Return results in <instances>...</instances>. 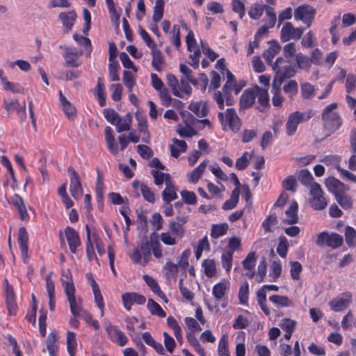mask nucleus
Masks as SVG:
<instances>
[{
	"label": "nucleus",
	"mask_w": 356,
	"mask_h": 356,
	"mask_svg": "<svg viewBox=\"0 0 356 356\" xmlns=\"http://www.w3.org/2000/svg\"><path fill=\"white\" fill-rule=\"evenodd\" d=\"M337 103H332L323 109L321 116L324 128L330 134L334 133L342 125L343 120L339 113L334 111Z\"/></svg>",
	"instance_id": "1"
},
{
	"label": "nucleus",
	"mask_w": 356,
	"mask_h": 356,
	"mask_svg": "<svg viewBox=\"0 0 356 356\" xmlns=\"http://www.w3.org/2000/svg\"><path fill=\"white\" fill-rule=\"evenodd\" d=\"M103 115L108 122L115 127L118 133L130 130L132 122L130 113L121 117L114 109L106 108L103 110Z\"/></svg>",
	"instance_id": "2"
},
{
	"label": "nucleus",
	"mask_w": 356,
	"mask_h": 356,
	"mask_svg": "<svg viewBox=\"0 0 356 356\" xmlns=\"http://www.w3.org/2000/svg\"><path fill=\"white\" fill-rule=\"evenodd\" d=\"M273 70L275 72L273 81L279 85H282L285 79L293 77L296 73L295 66L291 65L289 60H286L282 57H278L275 60Z\"/></svg>",
	"instance_id": "3"
},
{
	"label": "nucleus",
	"mask_w": 356,
	"mask_h": 356,
	"mask_svg": "<svg viewBox=\"0 0 356 356\" xmlns=\"http://www.w3.org/2000/svg\"><path fill=\"white\" fill-rule=\"evenodd\" d=\"M218 118L222 126L223 130L228 127L234 133L238 132L242 126L241 120L233 108H227L224 113H218Z\"/></svg>",
	"instance_id": "4"
},
{
	"label": "nucleus",
	"mask_w": 356,
	"mask_h": 356,
	"mask_svg": "<svg viewBox=\"0 0 356 356\" xmlns=\"http://www.w3.org/2000/svg\"><path fill=\"white\" fill-rule=\"evenodd\" d=\"M314 115L312 110L307 112L295 111L289 114L286 123V132L289 136H293L297 131L299 124L310 120Z\"/></svg>",
	"instance_id": "5"
},
{
	"label": "nucleus",
	"mask_w": 356,
	"mask_h": 356,
	"mask_svg": "<svg viewBox=\"0 0 356 356\" xmlns=\"http://www.w3.org/2000/svg\"><path fill=\"white\" fill-rule=\"evenodd\" d=\"M309 194L311 195L309 202L314 210H323L327 207V201L319 184L314 182L312 184Z\"/></svg>",
	"instance_id": "6"
},
{
	"label": "nucleus",
	"mask_w": 356,
	"mask_h": 356,
	"mask_svg": "<svg viewBox=\"0 0 356 356\" xmlns=\"http://www.w3.org/2000/svg\"><path fill=\"white\" fill-rule=\"evenodd\" d=\"M151 239L142 242L140 249L134 248L132 254L130 255L131 259L134 264H140L145 266L151 257Z\"/></svg>",
	"instance_id": "7"
},
{
	"label": "nucleus",
	"mask_w": 356,
	"mask_h": 356,
	"mask_svg": "<svg viewBox=\"0 0 356 356\" xmlns=\"http://www.w3.org/2000/svg\"><path fill=\"white\" fill-rule=\"evenodd\" d=\"M76 289L74 285L68 284L65 287V295L70 304V312L73 316L78 317L82 310V299L75 295Z\"/></svg>",
	"instance_id": "8"
},
{
	"label": "nucleus",
	"mask_w": 356,
	"mask_h": 356,
	"mask_svg": "<svg viewBox=\"0 0 356 356\" xmlns=\"http://www.w3.org/2000/svg\"><path fill=\"white\" fill-rule=\"evenodd\" d=\"M343 243L342 236L337 233L330 234L327 232H322L317 236L316 244L318 246L326 245L332 248H337Z\"/></svg>",
	"instance_id": "9"
},
{
	"label": "nucleus",
	"mask_w": 356,
	"mask_h": 356,
	"mask_svg": "<svg viewBox=\"0 0 356 356\" xmlns=\"http://www.w3.org/2000/svg\"><path fill=\"white\" fill-rule=\"evenodd\" d=\"M315 15L314 8L307 4L300 5L294 10L295 19L302 21L307 28L312 26Z\"/></svg>",
	"instance_id": "10"
},
{
	"label": "nucleus",
	"mask_w": 356,
	"mask_h": 356,
	"mask_svg": "<svg viewBox=\"0 0 356 356\" xmlns=\"http://www.w3.org/2000/svg\"><path fill=\"white\" fill-rule=\"evenodd\" d=\"M304 31L303 28H295L291 22H286L281 29L280 40L283 42L291 40H299Z\"/></svg>",
	"instance_id": "11"
},
{
	"label": "nucleus",
	"mask_w": 356,
	"mask_h": 356,
	"mask_svg": "<svg viewBox=\"0 0 356 356\" xmlns=\"http://www.w3.org/2000/svg\"><path fill=\"white\" fill-rule=\"evenodd\" d=\"M353 296L350 292L340 293L336 298L332 299L329 305L331 309L335 312H340L346 309L352 302Z\"/></svg>",
	"instance_id": "12"
},
{
	"label": "nucleus",
	"mask_w": 356,
	"mask_h": 356,
	"mask_svg": "<svg viewBox=\"0 0 356 356\" xmlns=\"http://www.w3.org/2000/svg\"><path fill=\"white\" fill-rule=\"evenodd\" d=\"M67 172L70 176V193L74 199L78 200L83 195V188L80 180V176L72 166H70L67 168Z\"/></svg>",
	"instance_id": "13"
},
{
	"label": "nucleus",
	"mask_w": 356,
	"mask_h": 356,
	"mask_svg": "<svg viewBox=\"0 0 356 356\" xmlns=\"http://www.w3.org/2000/svg\"><path fill=\"white\" fill-rule=\"evenodd\" d=\"M105 330L108 338L113 343L118 344L120 346H124L127 343L128 339L124 333L110 322L106 323Z\"/></svg>",
	"instance_id": "14"
},
{
	"label": "nucleus",
	"mask_w": 356,
	"mask_h": 356,
	"mask_svg": "<svg viewBox=\"0 0 356 356\" xmlns=\"http://www.w3.org/2000/svg\"><path fill=\"white\" fill-rule=\"evenodd\" d=\"M17 243L24 264L29 260V234L26 227H20L18 230Z\"/></svg>",
	"instance_id": "15"
},
{
	"label": "nucleus",
	"mask_w": 356,
	"mask_h": 356,
	"mask_svg": "<svg viewBox=\"0 0 356 356\" xmlns=\"http://www.w3.org/2000/svg\"><path fill=\"white\" fill-rule=\"evenodd\" d=\"M65 235L70 252L72 254H76L77 252V248L81 245V241L79 232L73 227L67 226L65 229Z\"/></svg>",
	"instance_id": "16"
},
{
	"label": "nucleus",
	"mask_w": 356,
	"mask_h": 356,
	"mask_svg": "<svg viewBox=\"0 0 356 356\" xmlns=\"http://www.w3.org/2000/svg\"><path fill=\"white\" fill-rule=\"evenodd\" d=\"M122 300L125 309L130 311L134 304L144 305L146 298L136 292H127L122 295Z\"/></svg>",
	"instance_id": "17"
},
{
	"label": "nucleus",
	"mask_w": 356,
	"mask_h": 356,
	"mask_svg": "<svg viewBox=\"0 0 356 356\" xmlns=\"http://www.w3.org/2000/svg\"><path fill=\"white\" fill-rule=\"evenodd\" d=\"M81 54L82 51H77L74 47H65L63 58L65 59V65L71 67H79L81 65L79 58Z\"/></svg>",
	"instance_id": "18"
},
{
	"label": "nucleus",
	"mask_w": 356,
	"mask_h": 356,
	"mask_svg": "<svg viewBox=\"0 0 356 356\" xmlns=\"http://www.w3.org/2000/svg\"><path fill=\"white\" fill-rule=\"evenodd\" d=\"M8 284L5 290V302L10 315H15L17 311V305L15 300V296L13 289L8 285V280H5Z\"/></svg>",
	"instance_id": "19"
},
{
	"label": "nucleus",
	"mask_w": 356,
	"mask_h": 356,
	"mask_svg": "<svg viewBox=\"0 0 356 356\" xmlns=\"http://www.w3.org/2000/svg\"><path fill=\"white\" fill-rule=\"evenodd\" d=\"M269 47L266 49L264 54L263 57L266 63L273 67L274 63L273 59L275 56L278 54L281 50V46L278 42L275 40H272L268 42Z\"/></svg>",
	"instance_id": "20"
},
{
	"label": "nucleus",
	"mask_w": 356,
	"mask_h": 356,
	"mask_svg": "<svg viewBox=\"0 0 356 356\" xmlns=\"http://www.w3.org/2000/svg\"><path fill=\"white\" fill-rule=\"evenodd\" d=\"M325 184L327 190L334 194L335 197L348 189L343 183L332 177H328Z\"/></svg>",
	"instance_id": "21"
},
{
	"label": "nucleus",
	"mask_w": 356,
	"mask_h": 356,
	"mask_svg": "<svg viewBox=\"0 0 356 356\" xmlns=\"http://www.w3.org/2000/svg\"><path fill=\"white\" fill-rule=\"evenodd\" d=\"M58 95L60 104L63 113L68 119L74 120L76 115V108L70 101L67 99L61 90H59Z\"/></svg>",
	"instance_id": "22"
},
{
	"label": "nucleus",
	"mask_w": 356,
	"mask_h": 356,
	"mask_svg": "<svg viewBox=\"0 0 356 356\" xmlns=\"http://www.w3.org/2000/svg\"><path fill=\"white\" fill-rule=\"evenodd\" d=\"M256 99L255 87L243 91L240 98V108L247 109L253 106Z\"/></svg>",
	"instance_id": "23"
},
{
	"label": "nucleus",
	"mask_w": 356,
	"mask_h": 356,
	"mask_svg": "<svg viewBox=\"0 0 356 356\" xmlns=\"http://www.w3.org/2000/svg\"><path fill=\"white\" fill-rule=\"evenodd\" d=\"M257 263V258L254 252H251L248 254L246 257L242 261L243 267L247 270L245 275L248 277L252 279L255 275L254 267Z\"/></svg>",
	"instance_id": "24"
},
{
	"label": "nucleus",
	"mask_w": 356,
	"mask_h": 356,
	"mask_svg": "<svg viewBox=\"0 0 356 356\" xmlns=\"http://www.w3.org/2000/svg\"><path fill=\"white\" fill-rule=\"evenodd\" d=\"M76 14L74 10L69 12H62L58 15V19L61 21L65 29L64 32L68 33L72 30L76 19Z\"/></svg>",
	"instance_id": "25"
},
{
	"label": "nucleus",
	"mask_w": 356,
	"mask_h": 356,
	"mask_svg": "<svg viewBox=\"0 0 356 356\" xmlns=\"http://www.w3.org/2000/svg\"><path fill=\"white\" fill-rule=\"evenodd\" d=\"M138 122L137 129L142 134V141L145 143H149L151 136L148 130L147 120L144 116L136 115Z\"/></svg>",
	"instance_id": "26"
},
{
	"label": "nucleus",
	"mask_w": 356,
	"mask_h": 356,
	"mask_svg": "<svg viewBox=\"0 0 356 356\" xmlns=\"http://www.w3.org/2000/svg\"><path fill=\"white\" fill-rule=\"evenodd\" d=\"M51 274H49L45 277L46 289L49 298V307L51 312H54L56 308V299H55V284L51 279Z\"/></svg>",
	"instance_id": "27"
},
{
	"label": "nucleus",
	"mask_w": 356,
	"mask_h": 356,
	"mask_svg": "<svg viewBox=\"0 0 356 356\" xmlns=\"http://www.w3.org/2000/svg\"><path fill=\"white\" fill-rule=\"evenodd\" d=\"M58 337L56 332H51L47 337L46 344L49 356H56L58 350Z\"/></svg>",
	"instance_id": "28"
},
{
	"label": "nucleus",
	"mask_w": 356,
	"mask_h": 356,
	"mask_svg": "<svg viewBox=\"0 0 356 356\" xmlns=\"http://www.w3.org/2000/svg\"><path fill=\"white\" fill-rule=\"evenodd\" d=\"M229 282L222 280L213 286L212 295L216 301H220L223 298L229 289Z\"/></svg>",
	"instance_id": "29"
},
{
	"label": "nucleus",
	"mask_w": 356,
	"mask_h": 356,
	"mask_svg": "<svg viewBox=\"0 0 356 356\" xmlns=\"http://www.w3.org/2000/svg\"><path fill=\"white\" fill-rule=\"evenodd\" d=\"M298 204L297 202L293 201L288 209L285 211L286 218L284 222L289 225H293L298 222Z\"/></svg>",
	"instance_id": "30"
},
{
	"label": "nucleus",
	"mask_w": 356,
	"mask_h": 356,
	"mask_svg": "<svg viewBox=\"0 0 356 356\" xmlns=\"http://www.w3.org/2000/svg\"><path fill=\"white\" fill-rule=\"evenodd\" d=\"M105 140L107 144L108 150L113 155H116L118 153V148L117 144H115V137L113 136V131L111 127L107 126L104 129Z\"/></svg>",
	"instance_id": "31"
},
{
	"label": "nucleus",
	"mask_w": 356,
	"mask_h": 356,
	"mask_svg": "<svg viewBox=\"0 0 356 356\" xmlns=\"http://www.w3.org/2000/svg\"><path fill=\"white\" fill-rule=\"evenodd\" d=\"M162 198L166 204L178 198L177 189L172 181L165 184V188L162 192Z\"/></svg>",
	"instance_id": "32"
},
{
	"label": "nucleus",
	"mask_w": 356,
	"mask_h": 356,
	"mask_svg": "<svg viewBox=\"0 0 356 356\" xmlns=\"http://www.w3.org/2000/svg\"><path fill=\"white\" fill-rule=\"evenodd\" d=\"M269 300L277 307H293L295 305L293 301L285 296L273 295Z\"/></svg>",
	"instance_id": "33"
},
{
	"label": "nucleus",
	"mask_w": 356,
	"mask_h": 356,
	"mask_svg": "<svg viewBox=\"0 0 356 356\" xmlns=\"http://www.w3.org/2000/svg\"><path fill=\"white\" fill-rule=\"evenodd\" d=\"M149 239H151V249L152 250L153 255L156 259H160L163 257L162 245L159 242V235L156 232H152L149 235Z\"/></svg>",
	"instance_id": "34"
},
{
	"label": "nucleus",
	"mask_w": 356,
	"mask_h": 356,
	"mask_svg": "<svg viewBox=\"0 0 356 356\" xmlns=\"http://www.w3.org/2000/svg\"><path fill=\"white\" fill-rule=\"evenodd\" d=\"M255 94L259 105L264 109L270 106V98L267 89L256 86Z\"/></svg>",
	"instance_id": "35"
},
{
	"label": "nucleus",
	"mask_w": 356,
	"mask_h": 356,
	"mask_svg": "<svg viewBox=\"0 0 356 356\" xmlns=\"http://www.w3.org/2000/svg\"><path fill=\"white\" fill-rule=\"evenodd\" d=\"M143 277L146 284L153 293L156 294L161 299H166L165 293L162 291L159 285L153 277L149 275H144Z\"/></svg>",
	"instance_id": "36"
},
{
	"label": "nucleus",
	"mask_w": 356,
	"mask_h": 356,
	"mask_svg": "<svg viewBox=\"0 0 356 356\" xmlns=\"http://www.w3.org/2000/svg\"><path fill=\"white\" fill-rule=\"evenodd\" d=\"M166 80L168 86L171 88L172 94L179 98H183L184 96L179 91V83L177 78L172 74H168L166 75Z\"/></svg>",
	"instance_id": "37"
},
{
	"label": "nucleus",
	"mask_w": 356,
	"mask_h": 356,
	"mask_svg": "<svg viewBox=\"0 0 356 356\" xmlns=\"http://www.w3.org/2000/svg\"><path fill=\"white\" fill-rule=\"evenodd\" d=\"M151 49L152 55V65L156 71L161 72L162 70V65L164 63V56L163 53L160 50L156 49Z\"/></svg>",
	"instance_id": "38"
},
{
	"label": "nucleus",
	"mask_w": 356,
	"mask_h": 356,
	"mask_svg": "<svg viewBox=\"0 0 356 356\" xmlns=\"http://www.w3.org/2000/svg\"><path fill=\"white\" fill-rule=\"evenodd\" d=\"M150 174L154 177V183L156 186H161L163 182L167 184V183L172 181L171 176L169 173L162 172L157 170H152Z\"/></svg>",
	"instance_id": "39"
},
{
	"label": "nucleus",
	"mask_w": 356,
	"mask_h": 356,
	"mask_svg": "<svg viewBox=\"0 0 356 356\" xmlns=\"http://www.w3.org/2000/svg\"><path fill=\"white\" fill-rule=\"evenodd\" d=\"M297 67L302 70L308 72L312 66L310 58L300 52L296 55Z\"/></svg>",
	"instance_id": "40"
},
{
	"label": "nucleus",
	"mask_w": 356,
	"mask_h": 356,
	"mask_svg": "<svg viewBox=\"0 0 356 356\" xmlns=\"http://www.w3.org/2000/svg\"><path fill=\"white\" fill-rule=\"evenodd\" d=\"M207 162L206 161L200 163L190 174L188 176V181L195 184L202 177V174L207 167Z\"/></svg>",
	"instance_id": "41"
},
{
	"label": "nucleus",
	"mask_w": 356,
	"mask_h": 356,
	"mask_svg": "<svg viewBox=\"0 0 356 356\" xmlns=\"http://www.w3.org/2000/svg\"><path fill=\"white\" fill-rule=\"evenodd\" d=\"M280 86L281 85L275 83V81L273 82L271 89L273 93L272 103L274 106L277 107L281 106L284 101V97L281 95Z\"/></svg>",
	"instance_id": "42"
},
{
	"label": "nucleus",
	"mask_w": 356,
	"mask_h": 356,
	"mask_svg": "<svg viewBox=\"0 0 356 356\" xmlns=\"http://www.w3.org/2000/svg\"><path fill=\"white\" fill-rule=\"evenodd\" d=\"M229 229V226L226 222L220 224H213L211 226V237L212 238H218L225 235Z\"/></svg>",
	"instance_id": "43"
},
{
	"label": "nucleus",
	"mask_w": 356,
	"mask_h": 356,
	"mask_svg": "<svg viewBox=\"0 0 356 356\" xmlns=\"http://www.w3.org/2000/svg\"><path fill=\"white\" fill-rule=\"evenodd\" d=\"M86 252L87 255L88 259L91 261L93 259H95L96 260H98L95 250L92 245V243L91 241V237H90V227L88 225L86 226Z\"/></svg>",
	"instance_id": "44"
},
{
	"label": "nucleus",
	"mask_w": 356,
	"mask_h": 356,
	"mask_svg": "<svg viewBox=\"0 0 356 356\" xmlns=\"http://www.w3.org/2000/svg\"><path fill=\"white\" fill-rule=\"evenodd\" d=\"M77 348L76 334L73 332H67V350L70 356H75Z\"/></svg>",
	"instance_id": "45"
},
{
	"label": "nucleus",
	"mask_w": 356,
	"mask_h": 356,
	"mask_svg": "<svg viewBox=\"0 0 356 356\" xmlns=\"http://www.w3.org/2000/svg\"><path fill=\"white\" fill-rule=\"evenodd\" d=\"M168 227L170 233H171L172 235L177 236L179 238H181L184 236L186 231L183 227V224L175 220H170Z\"/></svg>",
	"instance_id": "46"
},
{
	"label": "nucleus",
	"mask_w": 356,
	"mask_h": 356,
	"mask_svg": "<svg viewBox=\"0 0 356 356\" xmlns=\"http://www.w3.org/2000/svg\"><path fill=\"white\" fill-rule=\"evenodd\" d=\"M92 283V291L95 296V301L97 304V306L101 311V316H104V298L101 293L98 284L96 282H93Z\"/></svg>",
	"instance_id": "47"
},
{
	"label": "nucleus",
	"mask_w": 356,
	"mask_h": 356,
	"mask_svg": "<svg viewBox=\"0 0 356 356\" xmlns=\"http://www.w3.org/2000/svg\"><path fill=\"white\" fill-rule=\"evenodd\" d=\"M147 307L152 315H155L161 318H164L166 316L165 312L153 299L150 298L148 300Z\"/></svg>",
	"instance_id": "48"
},
{
	"label": "nucleus",
	"mask_w": 356,
	"mask_h": 356,
	"mask_svg": "<svg viewBox=\"0 0 356 356\" xmlns=\"http://www.w3.org/2000/svg\"><path fill=\"white\" fill-rule=\"evenodd\" d=\"M165 2L163 0H156L154 6L152 20L158 23L161 20L163 16Z\"/></svg>",
	"instance_id": "49"
},
{
	"label": "nucleus",
	"mask_w": 356,
	"mask_h": 356,
	"mask_svg": "<svg viewBox=\"0 0 356 356\" xmlns=\"http://www.w3.org/2000/svg\"><path fill=\"white\" fill-rule=\"evenodd\" d=\"M301 45L304 48L312 49L317 45L316 38L314 33L309 31L302 38Z\"/></svg>",
	"instance_id": "50"
},
{
	"label": "nucleus",
	"mask_w": 356,
	"mask_h": 356,
	"mask_svg": "<svg viewBox=\"0 0 356 356\" xmlns=\"http://www.w3.org/2000/svg\"><path fill=\"white\" fill-rule=\"evenodd\" d=\"M202 265L207 277L211 278L215 276L216 274V268L214 260L209 259H204Z\"/></svg>",
	"instance_id": "51"
},
{
	"label": "nucleus",
	"mask_w": 356,
	"mask_h": 356,
	"mask_svg": "<svg viewBox=\"0 0 356 356\" xmlns=\"http://www.w3.org/2000/svg\"><path fill=\"white\" fill-rule=\"evenodd\" d=\"M218 355H222L229 353V336L227 334H222L220 338L218 345Z\"/></svg>",
	"instance_id": "52"
},
{
	"label": "nucleus",
	"mask_w": 356,
	"mask_h": 356,
	"mask_svg": "<svg viewBox=\"0 0 356 356\" xmlns=\"http://www.w3.org/2000/svg\"><path fill=\"white\" fill-rule=\"evenodd\" d=\"M265 4L254 3L248 10V15L252 19H259L264 11Z\"/></svg>",
	"instance_id": "53"
},
{
	"label": "nucleus",
	"mask_w": 356,
	"mask_h": 356,
	"mask_svg": "<svg viewBox=\"0 0 356 356\" xmlns=\"http://www.w3.org/2000/svg\"><path fill=\"white\" fill-rule=\"evenodd\" d=\"M233 255V253L226 250H224L221 254L222 266L227 273H229L232 267Z\"/></svg>",
	"instance_id": "54"
},
{
	"label": "nucleus",
	"mask_w": 356,
	"mask_h": 356,
	"mask_svg": "<svg viewBox=\"0 0 356 356\" xmlns=\"http://www.w3.org/2000/svg\"><path fill=\"white\" fill-rule=\"evenodd\" d=\"M188 108L199 118L206 116L208 113L206 106L202 105L200 102L191 103Z\"/></svg>",
	"instance_id": "55"
},
{
	"label": "nucleus",
	"mask_w": 356,
	"mask_h": 356,
	"mask_svg": "<svg viewBox=\"0 0 356 356\" xmlns=\"http://www.w3.org/2000/svg\"><path fill=\"white\" fill-rule=\"evenodd\" d=\"M345 239L349 247L356 245V229L350 226L345 228Z\"/></svg>",
	"instance_id": "56"
},
{
	"label": "nucleus",
	"mask_w": 356,
	"mask_h": 356,
	"mask_svg": "<svg viewBox=\"0 0 356 356\" xmlns=\"http://www.w3.org/2000/svg\"><path fill=\"white\" fill-rule=\"evenodd\" d=\"M298 179L305 186H312L314 177L307 169H302L298 172Z\"/></svg>",
	"instance_id": "57"
},
{
	"label": "nucleus",
	"mask_w": 356,
	"mask_h": 356,
	"mask_svg": "<svg viewBox=\"0 0 356 356\" xmlns=\"http://www.w3.org/2000/svg\"><path fill=\"white\" fill-rule=\"evenodd\" d=\"M337 202L343 209H350L353 207V200L350 196L346 195L345 192L335 197Z\"/></svg>",
	"instance_id": "58"
},
{
	"label": "nucleus",
	"mask_w": 356,
	"mask_h": 356,
	"mask_svg": "<svg viewBox=\"0 0 356 356\" xmlns=\"http://www.w3.org/2000/svg\"><path fill=\"white\" fill-rule=\"evenodd\" d=\"M284 92L292 99L294 96L298 94V83L295 80L289 81L286 84L283 86Z\"/></svg>",
	"instance_id": "59"
},
{
	"label": "nucleus",
	"mask_w": 356,
	"mask_h": 356,
	"mask_svg": "<svg viewBox=\"0 0 356 356\" xmlns=\"http://www.w3.org/2000/svg\"><path fill=\"white\" fill-rule=\"evenodd\" d=\"M233 86V83L225 82L222 88L226 104L228 106H231L234 103V99L232 97Z\"/></svg>",
	"instance_id": "60"
},
{
	"label": "nucleus",
	"mask_w": 356,
	"mask_h": 356,
	"mask_svg": "<svg viewBox=\"0 0 356 356\" xmlns=\"http://www.w3.org/2000/svg\"><path fill=\"white\" fill-rule=\"evenodd\" d=\"M289 249L288 241L285 236H280L279 243L277 246V252L282 257L285 258L286 257Z\"/></svg>",
	"instance_id": "61"
},
{
	"label": "nucleus",
	"mask_w": 356,
	"mask_h": 356,
	"mask_svg": "<svg viewBox=\"0 0 356 356\" xmlns=\"http://www.w3.org/2000/svg\"><path fill=\"white\" fill-rule=\"evenodd\" d=\"M290 274L293 280H298L302 270V267L299 261H290Z\"/></svg>",
	"instance_id": "62"
},
{
	"label": "nucleus",
	"mask_w": 356,
	"mask_h": 356,
	"mask_svg": "<svg viewBox=\"0 0 356 356\" xmlns=\"http://www.w3.org/2000/svg\"><path fill=\"white\" fill-rule=\"evenodd\" d=\"M301 94L303 99H309L314 95V87L309 83H304L300 86Z\"/></svg>",
	"instance_id": "63"
},
{
	"label": "nucleus",
	"mask_w": 356,
	"mask_h": 356,
	"mask_svg": "<svg viewBox=\"0 0 356 356\" xmlns=\"http://www.w3.org/2000/svg\"><path fill=\"white\" fill-rule=\"evenodd\" d=\"M140 192L143 195V198L151 203H154L155 201L154 192L147 185L142 184L140 188Z\"/></svg>",
	"instance_id": "64"
}]
</instances>
